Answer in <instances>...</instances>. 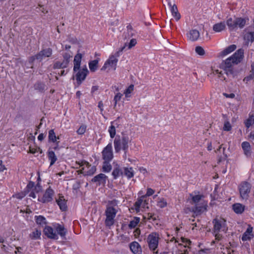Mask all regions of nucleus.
I'll list each match as a JSON object with an SVG mask.
<instances>
[{
    "mask_svg": "<svg viewBox=\"0 0 254 254\" xmlns=\"http://www.w3.org/2000/svg\"><path fill=\"white\" fill-rule=\"evenodd\" d=\"M244 53L243 49H238L232 56L223 61L219 67L212 68V73L214 75H217L220 80H225L226 77L224 74L229 75L233 73V65L237 64L241 62L244 58Z\"/></svg>",
    "mask_w": 254,
    "mask_h": 254,
    "instance_id": "1",
    "label": "nucleus"
},
{
    "mask_svg": "<svg viewBox=\"0 0 254 254\" xmlns=\"http://www.w3.org/2000/svg\"><path fill=\"white\" fill-rule=\"evenodd\" d=\"M82 59V55L81 54H77L73 60V72H76L75 76L77 84L79 85L85 80L89 71L86 66L84 67L80 68V64Z\"/></svg>",
    "mask_w": 254,
    "mask_h": 254,
    "instance_id": "2",
    "label": "nucleus"
},
{
    "mask_svg": "<svg viewBox=\"0 0 254 254\" xmlns=\"http://www.w3.org/2000/svg\"><path fill=\"white\" fill-rule=\"evenodd\" d=\"M129 142V137L127 134L123 132L122 137L117 135L114 141L115 152L118 153L123 149L124 151V156L126 157Z\"/></svg>",
    "mask_w": 254,
    "mask_h": 254,
    "instance_id": "3",
    "label": "nucleus"
},
{
    "mask_svg": "<svg viewBox=\"0 0 254 254\" xmlns=\"http://www.w3.org/2000/svg\"><path fill=\"white\" fill-rule=\"evenodd\" d=\"M118 210L113 206L107 205L105 211L106 219L105 224L106 227L110 228L115 223V218Z\"/></svg>",
    "mask_w": 254,
    "mask_h": 254,
    "instance_id": "4",
    "label": "nucleus"
},
{
    "mask_svg": "<svg viewBox=\"0 0 254 254\" xmlns=\"http://www.w3.org/2000/svg\"><path fill=\"white\" fill-rule=\"evenodd\" d=\"M159 235L157 232H152L147 237V242L149 250L154 254H158L157 250L158 247Z\"/></svg>",
    "mask_w": 254,
    "mask_h": 254,
    "instance_id": "5",
    "label": "nucleus"
},
{
    "mask_svg": "<svg viewBox=\"0 0 254 254\" xmlns=\"http://www.w3.org/2000/svg\"><path fill=\"white\" fill-rule=\"evenodd\" d=\"M246 24V19L245 18L237 17L233 19L232 17L227 19L226 24L230 31H233L237 27L241 29L243 28Z\"/></svg>",
    "mask_w": 254,
    "mask_h": 254,
    "instance_id": "6",
    "label": "nucleus"
},
{
    "mask_svg": "<svg viewBox=\"0 0 254 254\" xmlns=\"http://www.w3.org/2000/svg\"><path fill=\"white\" fill-rule=\"evenodd\" d=\"M252 185L247 182H242L238 186V189L240 197L244 200H247L249 197V193L251 191Z\"/></svg>",
    "mask_w": 254,
    "mask_h": 254,
    "instance_id": "7",
    "label": "nucleus"
},
{
    "mask_svg": "<svg viewBox=\"0 0 254 254\" xmlns=\"http://www.w3.org/2000/svg\"><path fill=\"white\" fill-rule=\"evenodd\" d=\"M76 163H77V162H76ZM78 164L79 165L80 167L85 166V167H83L82 169L81 170V172L82 170H85V176L93 175L96 171V166H91V164H90L88 162L85 160H83L80 163L78 162Z\"/></svg>",
    "mask_w": 254,
    "mask_h": 254,
    "instance_id": "8",
    "label": "nucleus"
},
{
    "mask_svg": "<svg viewBox=\"0 0 254 254\" xmlns=\"http://www.w3.org/2000/svg\"><path fill=\"white\" fill-rule=\"evenodd\" d=\"M102 158L104 161H111L114 157L112 144L109 143L103 150L102 152Z\"/></svg>",
    "mask_w": 254,
    "mask_h": 254,
    "instance_id": "9",
    "label": "nucleus"
},
{
    "mask_svg": "<svg viewBox=\"0 0 254 254\" xmlns=\"http://www.w3.org/2000/svg\"><path fill=\"white\" fill-rule=\"evenodd\" d=\"M54 194V190L49 187L45 191L42 197H39L38 200L43 203L51 202L53 200V196Z\"/></svg>",
    "mask_w": 254,
    "mask_h": 254,
    "instance_id": "10",
    "label": "nucleus"
},
{
    "mask_svg": "<svg viewBox=\"0 0 254 254\" xmlns=\"http://www.w3.org/2000/svg\"><path fill=\"white\" fill-rule=\"evenodd\" d=\"M107 178L108 177L105 174L100 173L94 177L91 182L96 183L97 186H104L106 183Z\"/></svg>",
    "mask_w": 254,
    "mask_h": 254,
    "instance_id": "11",
    "label": "nucleus"
},
{
    "mask_svg": "<svg viewBox=\"0 0 254 254\" xmlns=\"http://www.w3.org/2000/svg\"><path fill=\"white\" fill-rule=\"evenodd\" d=\"M52 54L53 50L51 48L44 49L36 54V58H37V60L41 61L46 58L51 57Z\"/></svg>",
    "mask_w": 254,
    "mask_h": 254,
    "instance_id": "12",
    "label": "nucleus"
},
{
    "mask_svg": "<svg viewBox=\"0 0 254 254\" xmlns=\"http://www.w3.org/2000/svg\"><path fill=\"white\" fill-rule=\"evenodd\" d=\"M118 61V59L116 58L115 56L111 55L105 63L101 69L105 70L107 67L109 66L114 67V69H116Z\"/></svg>",
    "mask_w": 254,
    "mask_h": 254,
    "instance_id": "13",
    "label": "nucleus"
},
{
    "mask_svg": "<svg viewBox=\"0 0 254 254\" xmlns=\"http://www.w3.org/2000/svg\"><path fill=\"white\" fill-rule=\"evenodd\" d=\"M43 232L48 238L53 240H58L59 237L56 232H54L53 228L49 226H46L43 230Z\"/></svg>",
    "mask_w": 254,
    "mask_h": 254,
    "instance_id": "14",
    "label": "nucleus"
},
{
    "mask_svg": "<svg viewBox=\"0 0 254 254\" xmlns=\"http://www.w3.org/2000/svg\"><path fill=\"white\" fill-rule=\"evenodd\" d=\"M225 221L224 219L217 218L212 220L213 224V232H219L220 230L223 227L225 224Z\"/></svg>",
    "mask_w": 254,
    "mask_h": 254,
    "instance_id": "15",
    "label": "nucleus"
},
{
    "mask_svg": "<svg viewBox=\"0 0 254 254\" xmlns=\"http://www.w3.org/2000/svg\"><path fill=\"white\" fill-rule=\"evenodd\" d=\"M207 203L202 204L201 205L195 204V206L192 207L190 209V211L193 212L196 215H200L203 212L207 210Z\"/></svg>",
    "mask_w": 254,
    "mask_h": 254,
    "instance_id": "16",
    "label": "nucleus"
},
{
    "mask_svg": "<svg viewBox=\"0 0 254 254\" xmlns=\"http://www.w3.org/2000/svg\"><path fill=\"white\" fill-rule=\"evenodd\" d=\"M54 228L58 235H59L63 240H66L65 236L67 233V230L64 226L58 223L54 226Z\"/></svg>",
    "mask_w": 254,
    "mask_h": 254,
    "instance_id": "17",
    "label": "nucleus"
},
{
    "mask_svg": "<svg viewBox=\"0 0 254 254\" xmlns=\"http://www.w3.org/2000/svg\"><path fill=\"white\" fill-rule=\"evenodd\" d=\"M131 251L134 254H141L142 250L140 245L137 242H132L129 245Z\"/></svg>",
    "mask_w": 254,
    "mask_h": 254,
    "instance_id": "18",
    "label": "nucleus"
},
{
    "mask_svg": "<svg viewBox=\"0 0 254 254\" xmlns=\"http://www.w3.org/2000/svg\"><path fill=\"white\" fill-rule=\"evenodd\" d=\"M241 146L244 151V154L247 156V157L251 156L252 154V151L251 146L250 143L248 141H244L242 142Z\"/></svg>",
    "mask_w": 254,
    "mask_h": 254,
    "instance_id": "19",
    "label": "nucleus"
},
{
    "mask_svg": "<svg viewBox=\"0 0 254 254\" xmlns=\"http://www.w3.org/2000/svg\"><path fill=\"white\" fill-rule=\"evenodd\" d=\"M252 232L253 227L249 226V227L247 228L246 232L244 233L242 237V240L243 241H246L247 240H250L252 238H253L254 234L252 233Z\"/></svg>",
    "mask_w": 254,
    "mask_h": 254,
    "instance_id": "20",
    "label": "nucleus"
},
{
    "mask_svg": "<svg viewBox=\"0 0 254 254\" xmlns=\"http://www.w3.org/2000/svg\"><path fill=\"white\" fill-rule=\"evenodd\" d=\"M123 175V172L120 166L117 164L114 166L113 171L112 173V175L113 176V179L114 180H116L120 176H122Z\"/></svg>",
    "mask_w": 254,
    "mask_h": 254,
    "instance_id": "21",
    "label": "nucleus"
},
{
    "mask_svg": "<svg viewBox=\"0 0 254 254\" xmlns=\"http://www.w3.org/2000/svg\"><path fill=\"white\" fill-rule=\"evenodd\" d=\"M199 32L196 29H191L188 34V38L191 41H196L199 37Z\"/></svg>",
    "mask_w": 254,
    "mask_h": 254,
    "instance_id": "22",
    "label": "nucleus"
},
{
    "mask_svg": "<svg viewBox=\"0 0 254 254\" xmlns=\"http://www.w3.org/2000/svg\"><path fill=\"white\" fill-rule=\"evenodd\" d=\"M212 28L215 32H221L226 29V23L224 21L215 23L213 25Z\"/></svg>",
    "mask_w": 254,
    "mask_h": 254,
    "instance_id": "23",
    "label": "nucleus"
},
{
    "mask_svg": "<svg viewBox=\"0 0 254 254\" xmlns=\"http://www.w3.org/2000/svg\"><path fill=\"white\" fill-rule=\"evenodd\" d=\"M34 219L36 223L40 227L46 226L48 223L46 218L42 215L35 216Z\"/></svg>",
    "mask_w": 254,
    "mask_h": 254,
    "instance_id": "24",
    "label": "nucleus"
},
{
    "mask_svg": "<svg viewBox=\"0 0 254 254\" xmlns=\"http://www.w3.org/2000/svg\"><path fill=\"white\" fill-rule=\"evenodd\" d=\"M232 209L236 214H242L245 209V206L241 203H236L232 205Z\"/></svg>",
    "mask_w": 254,
    "mask_h": 254,
    "instance_id": "25",
    "label": "nucleus"
},
{
    "mask_svg": "<svg viewBox=\"0 0 254 254\" xmlns=\"http://www.w3.org/2000/svg\"><path fill=\"white\" fill-rule=\"evenodd\" d=\"M237 48V46L236 45L232 44L227 48H226L225 49H224L220 53V55L222 57H224L227 56V55L231 53L233 51H234Z\"/></svg>",
    "mask_w": 254,
    "mask_h": 254,
    "instance_id": "26",
    "label": "nucleus"
},
{
    "mask_svg": "<svg viewBox=\"0 0 254 254\" xmlns=\"http://www.w3.org/2000/svg\"><path fill=\"white\" fill-rule=\"evenodd\" d=\"M169 7L173 17L176 19V21H178L181 18V15L178 12L176 4Z\"/></svg>",
    "mask_w": 254,
    "mask_h": 254,
    "instance_id": "27",
    "label": "nucleus"
},
{
    "mask_svg": "<svg viewBox=\"0 0 254 254\" xmlns=\"http://www.w3.org/2000/svg\"><path fill=\"white\" fill-rule=\"evenodd\" d=\"M47 156L49 160L50 161V166L53 165L57 160V157L54 151L50 149L47 152Z\"/></svg>",
    "mask_w": 254,
    "mask_h": 254,
    "instance_id": "28",
    "label": "nucleus"
},
{
    "mask_svg": "<svg viewBox=\"0 0 254 254\" xmlns=\"http://www.w3.org/2000/svg\"><path fill=\"white\" fill-rule=\"evenodd\" d=\"M64 196L60 197V198L56 200L57 204L59 206L61 210L62 211H65L67 209V206L65 199L63 198Z\"/></svg>",
    "mask_w": 254,
    "mask_h": 254,
    "instance_id": "29",
    "label": "nucleus"
},
{
    "mask_svg": "<svg viewBox=\"0 0 254 254\" xmlns=\"http://www.w3.org/2000/svg\"><path fill=\"white\" fill-rule=\"evenodd\" d=\"M68 66V64H66L64 61H57L53 65V68L54 69H61L65 68Z\"/></svg>",
    "mask_w": 254,
    "mask_h": 254,
    "instance_id": "30",
    "label": "nucleus"
},
{
    "mask_svg": "<svg viewBox=\"0 0 254 254\" xmlns=\"http://www.w3.org/2000/svg\"><path fill=\"white\" fill-rule=\"evenodd\" d=\"M124 171L123 174L127 177V179H129L134 176V172L132 167H125Z\"/></svg>",
    "mask_w": 254,
    "mask_h": 254,
    "instance_id": "31",
    "label": "nucleus"
},
{
    "mask_svg": "<svg viewBox=\"0 0 254 254\" xmlns=\"http://www.w3.org/2000/svg\"><path fill=\"white\" fill-rule=\"evenodd\" d=\"M41 231L35 229L29 235L30 238L32 240H39L41 239Z\"/></svg>",
    "mask_w": 254,
    "mask_h": 254,
    "instance_id": "32",
    "label": "nucleus"
},
{
    "mask_svg": "<svg viewBox=\"0 0 254 254\" xmlns=\"http://www.w3.org/2000/svg\"><path fill=\"white\" fill-rule=\"evenodd\" d=\"M98 62L99 61L98 60H94L89 63V67L91 72H94L97 70Z\"/></svg>",
    "mask_w": 254,
    "mask_h": 254,
    "instance_id": "33",
    "label": "nucleus"
},
{
    "mask_svg": "<svg viewBox=\"0 0 254 254\" xmlns=\"http://www.w3.org/2000/svg\"><path fill=\"white\" fill-rule=\"evenodd\" d=\"M110 162V161H104L102 166V171L103 172L109 173L111 171L112 167Z\"/></svg>",
    "mask_w": 254,
    "mask_h": 254,
    "instance_id": "34",
    "label": "nucleus"
},
{
    "mask_svg": "<svg viewBox=\"0 0 254 254\" xmlns=\"http://www.w3.org/2000/svg\"><path fill=\"white\" fill-rule=\"evenodd\" d=\"M245 126L249 128L252 125L254 124V114L250 115L248 119L244 122Z\"/></svg>",
    "mask_w": 254,
    "mask_h": 254,
    "instance_id": "35",
    "label": "nucleus"
},
{
    "mask_svg": "<svg viewBox=\"0 0 254 254\" xmlns=\"http://www.w3.org/2000/svg\"><path fill=\"white\" fill-rule=\"evenodd\" d=\"M57 136L54 129H51L49 131L48 139L49 142L55 143L57 141Z\"/></svg>",
    "mask_w": 254,
    "mask_h": 254,
    "instance_id": "36",
    "label": "nucleus"
},
{
    "mask_svg": "<svg viewBox=\"0 0 254 254\" xmlns=\"http://www.w3.org/2000/svg\"><path fill=\"white\" fill-rule=\"evenodd\" d=\"M145 197H142V196H141V197H139L137 199V201L134 203V206L135 207V210L137 212L139 211L140 207L143 203V199Z\"/></svg>",
    "mask_w": 254,
    "mask_h": 254,
    "instance_id": "37",
    "label": "nucleus"
},
{
    "mask_svg": "<svg viewBox=\"0 0 254 254\" xmlns=\"http://www.w3.org/2000/svg\"><path fill=\"white\" fill-rule=\"evenodd\" d=\"M45 84L41 82H38L34 84V89L40 92H43L45 90Z\"/></svg>",
    "mask_w": 254,
    "mask_h": 254,
    "instance_id": "38",
    "label": "nucleus"
},
{
    "mask_svg": "<svg viewBox=\"0 0 254 254\" xmlns=\"http://www.w3.org/2000/svg\"><path fill=\"white\" fill-rule=\"evenodd\" d=\"M134 90V85L130 84L124 91V94L125 95L126 98L130 97V94Z\"/></svg>",
    "mask_w": 254,
    "mask_h": 254,
    "instance_id": "39",
    "label": "nucleus"
},
{
    "mask_svg": "<svg viewBox=\"0 0 254 254\" xmlns=\"http://www.w3.org/2000/svg\"><path fill=\"white\" fill-rule=\"evenodd\" d=\"M140 221L139 217H135L133 220L130 221L128 224V227L130 229L135 228Z\"/></svg>",
    "mask_w": 254,
    "mask_h": 254,
    "instance_id": "40",
    "label": "nucleus"
},
{
    "mask_svg": "<svg viewBox=\"0 0 254 254\" xmlns=\"http://www.w3.org/2000/svg\"><path fill=\"white\" fill-rule=\"evenodd\" d=\"M63 61L66 63L68 65L70 62V59L72 57L70 52H65L63 54Z\"/></svg>",
    "mask_w": 254,
    "mask_h": 254,
    "instance_id": "41",
    "label": "nucleus"
},
{
    "mask_svg": "<svg viewBox=\"0 0 254 254\" xmlns=\"http://www.w3.org/2000/svg\"><path fill=\"white\" fill-rule=\"evenodd\" d=\"M117 120L115 121L114 122H112V124H114ZM109 132L110 133V135L111 138H113L115 137L116 135V128L115 127L113 126V125H111V126L110 127L109 129Z\"/></svg>",
    "mask_w": 254,
    "mask_h": 254,
    "instance_id": "42",
    "label": "nucleus"
},
{
    "mask_svg": "<svg viewBox=\"0 0 254 254\" xmlns=\"http://www.w3.org/2000/svg\"><path fill=\"white\" fill-rule=\"evenodd\" d=\"M123 96V94L120 92H117L116 93L113 100L115 106H116L121 101Z\"/></svg>",
    "mask_w": 254,
    "mask_h": 254,
    "instance_id": "43",
    "label": "nucleus"
},
{
    "mask_svg": "<svg viewBox=\"0 0 254 254\" xmlns=\"http://www.w3.org/2000/svg\"><path fill=\"white\" fill-rule=\"evenodd\" d=\"M190 196L192 197V201L195 204H197L200 201L201 198L203 196V195L198 194L192 195L191 194H190Z\"/></svg>",
    "mask_w": 254,
    "mask_h": 254,
    "instance_id": "44",
    "label": "nucleus"
},
{
    "mask_svg": "<svg viewBox=\"0 0 254 254\" xmlns=\"http://www.w3.org/2000/svg\"><path fill=\"white\" fill-rule=\"evenodd\" d=\"M35 186V183L32 181H30L27 184L24 192L28 193L31 189H33Z\"/></svg>",
    "mask_w": 254,
    "mask_h": 254,
    "instance_id": "45",
    "label": "nucleus"
},
{
    "mask_svg": "<svg viewBox=\"0 0 254 254\" xmlns=\"http://www.w3.org/2000/svg\"><path fill=\"white\" fill-rule=\"evenodd\" d=\"M245 39L248 41L253 42L254 41V32L248 33L245 36Z\"/></svg>",
    "mask_w": 254,
    "mask_h": 254,
    "instance_id": "46",
    "label": "nucleus"
},
{
    "mask_svg": "<svg viewBox=\"0 0 254 254\" xmlns=\"http://www.w3.org/2000/svg\"><path fill=\"white\" fill-rule=\"evenodd\" d=\"M127 30L129 36L132 37L134 35V31L130 24H129L127 26Z\"/></svg>",
    "mask_w": 254,
    "mask_h": 254,
    "instance_id": "47",
    "label": "nucleus"
},
{
    "mask_svg": "<svg viewBox=\"0 0 254 254\" xmlns=\"http://www.w3.org/2000/svg\"><path fill=\"white\" fill-rule=\"evenodd\" d=\"M167 205V202L166 200L162 198L157 203V206L161 208H163Z\"/></svg>",
    "mask_w": 254,
    "mask_h": 254,
    "instance_id": "48",
    "label": "nucleus"
},
{
    "mask_svg": "<svg viewBox=\"0 0 254 254\" xmlns=\"http://www.w3.org/2000/svg\"><path fill=\"white\" fill-rule=\"evenodd\" d=\"M137 44V41L135 39H131L128 44H125V47L127 46L128 49H131L133 47L135 46Z\"/></svg>",
    "mask_w": 254,
    "mask_h": 254,
    "instance_id": "49",
    "label": "nucleus"
},
{
    "mask_svg": "<svg viewBox=\"0 0 254 254\" xmlns=\"http://www.w3.org/2000/svg\"><path fill=\"white\" fill-rule=\"evenodd\" d=\"M195 51L199 56H203L205 54L204 50L201 46H196L195 48Z\"/></svg>",
    "mask_w": 254,
    "mask_h": 254,
    "instance_id": "50",
    "label": "nucleus"
},
{
    "mask_svg": "<svg viewBox=\"0 0 254 254\" xmlns=\"http://www.w3.org/2000/svg\"><path fill=\"white\" fill-rule=\"evenodd\" d=\"M225 148L223 147V153L224 156L219 157V158L217 161V163L219 164V163L222 162V161L225 160L226 159V158H227V155L225 153Z\"/></svg>",
    "mask_w": 254,
    "mask_h": 254,
    "instance_id": "51",
    "label": "nucleus"
},
{
    "mask_svg": "<svg viewBox=\"0 0 254 254\" xmlns=\"http://www.w3.org/2000/svg\"><path fill=\"white\" fill-rule=\"evenodd\" d=\"M36 193L42 191V188L39 182H37V184L34 187L33 190Z\"/></svg>",
    "mask_w": 254,
    "mask_h": 254,
    "instance_id": "52",
    "label": "nucleus"
},
{
    "mask_svg": "<svg viewBox=\"0 0 254 254\" xmlns=\"http://www.w3.org/2000/svg\"><path fill=\"white\" fill-rule=\"evenodd\" d=\"M154 192H155L154 190L152 189L151 188H147L146 193L145 195H142V197H146L147 196H150L153 195V193H154Z\"/></svg>",
    "mask_w": 254,
    "mask_h": 254,
    "instance_id": "53",
    "label": "nucleus"
},
{
    "mask_svg": "<svg viewBox=\"0 0 254 254\" xmlns=\"http://www.w3.org/2000/svg\"><path fill=\"white\" fill-rule=\"evenodd\" d=\"M232 128L231 125L229 121L225 122L223 127V129L225 131H230Z\"/></svg>",
    "mask_w": 254,
    "mask_h": 254,
    "instance_id": "54",
    "label": "nucleus"
},
{
    "mask_svg": "<svg viewBox=\"0 0 254 254\" xmlns=\"http://www.w3.org/2000/svg\"><path fill=\"white\" fill-rule=\"evenodd\" d=\"M86 129L85 126H81L77 130V133L78 134H83L85 133Z\"/></svg>",
    "mask_w": 254,
    "mask_h": 254,
    "instance_id": "55",
    "label": "nucleus"
},
{
    "mask_svg": "<svg viewBox=\"0 0 254 254\" xmlns=\"http://www.w3.org/2000/svg\"><path fill=\"white\" fill-rule=\"evenodd\" d=\"M223 95L227 98L233 99L235 97V94L233 93H229V94L226 93H223Z\"/></svg>",
    "mask_w": 254,
    "mask_h": 254,
    "instance_id": "56",
    "label": "nucleus"
},
{
    "mask_svg": "<svg viewBox=\"0 0 254 254\" xmlns=\"http://www.w3.org/2000/svg\"><path fill=\"white\" fill-rule=\"evenodd\" d=\"M125 48V46H124V47H121L118 51H117V52H116V53L115 54V57L117 58V57H119L120 55H121V53L123 52V51L124 50V49Z\"/></svg>",
    "mask_w": 254,
    "mask_h": 254,
    "instance_id": "57",
    "label": "nucleus"
},
{
    "mask_svg": "<svg viewBox=\"0 0 254 254\" xmlns=\"http://www.w3.org/2000/svg\"><path fill=\"white\" fill-rule=\"evenodd\" d=\"M22 116L20 114H18L15 117L14 120L16 122H20L22 120Z\"/></svg>",
    "mask_w": 254,
    "mask_h": 254,
    "instance_id": "58",
    "label": "nucleus"
},
{
    "mask_svg": "<svg viewBox=\"0 0 254 254\" xmlns=\"http://www.w3.org/2000/svg\"><path fill=\"white\" fill-rule=\"evenodd\" d=\"M6 169L4 165L3 164L2 161L0 160V172H2Z\"/></svg>",
    "mask_w": 254,
    "mask_h": 254,
    "instance_id": "59",
    "label": "nucleus"
},
{
    "mask_svg": "<svg viewBox=\"0 0 254 254\" xmlns=\"http://www.w3.org/2000/svg\"><path fill=\"white\" fill-rule=\"evenodd\" d=\"M215 234V239L220 241L222 238V236L219 234V232H213Z\"/></svg>",
    "mask_w": 254,
    "mask_h": 254,
    "instance_id": "60",
    "label": "nucleus"
},
{
    "mask_svg": "<svg viewBox=\"0 0 254 254\" xmlns=\"http://www.w3.org/2000/svg\"><path fill=\"white\" fill-rule=\"evenodd\" d=\"M166 1L169 6L176 5V0H166Z\"/></svg>",
    "mask_w": 254,
    "mask_h": 254,
    "instance_id": "61",
    "label": "nucleus"
},
{
    "mask_svg": "<svg viewBox=\"0 0 254 254\" xmlns=\"http://www.w3.org/2000/svg\"><path fill=\"white\" fill-rule=\"evenodd\" d=\"M39 6L40 7V11L43 12V13H48L47 9L44 7L43 5H41L40 4H39Z\"/></svg>",
    "mask_w": 254,
    "mask_h": 254,
    "instance_id": "62",
    "label": "nucleus"
},
{
    "mask_svg": "<svg viewBox=\"0 0 254 254\" xmlns=\"http://www.w3.org/2000/svg\"><path fill=\"white\" fill-rule=\"evenodd\" d=\"M109 204L112 205V206H115L117 204V200L116 199H114L111 201H109L108 202Z\"/></svg>",
    "mask_w": 254,
    "mask_h": 254,
    "instance_id": "63",
    "label": "nucleus"
},
{
    "mask_svg": "<svg viewBox=\"0 0 254 254\" xmlns=\"http://www.w3.org/2000/svg\"><path fill=\"white\" fill-rule=\"evenodd\" d=\"M248 138L250 140L254 139V131H251L248 136Z\"/></svg>",
    "mask_w": 254,
    "mask_h": 254,
    "instance_id": "64",
    "label": "nucleus"
}]
</instances>
